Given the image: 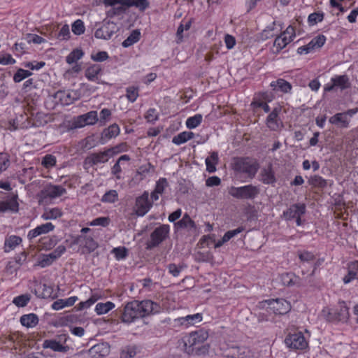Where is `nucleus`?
Here are the masks:
<instances>
[{
	"instance_id": "5fc2aeb1",
	"label": "nucleus",
	"mask_w": 358,
	"mask_h": 358,
	"mask_svg": "<svg viewBox=\"0 0 358 358\" xmlns=\"http://www.w3.org/2000/svg\"><path fill=\"white\" fill-rule=\"evenodd\" d=\"M41 164L46 169L56 165V157L52 155H46L42 159Z\"/></svg>"
},
{
	"instance_id": "c03bdc74",
	"label": "nucleus",
	"mask_w": 358,
	"mask_h": 358,
	"mask_svg": "<svg viewBox=\"0 0 358 358\" xmlns=\"http://www.w3.org/2000/svg\"><path fill=\"white\" fill-rule=\"evenodd\" d=\"M118 199V194L116 190H109L102 196L101 201L105 203H115Z\"/></svg>"
},
{
	"instance_id": "2eb2a0df",
	"label": "nucleus",
	"mask_w": 358,
	"mask_h": 358,
	"mask_svg": "<svg viewBox=\"0 0 358 358\" xmlns=\"http://www.w3.org/2000/svg\"><path fill=\"white\" fill-rule=\"evenodd\" d=\"M306 213V206L303 203H296L283 213V217L287 220H291L296 217L301 216Z\"/></svg>"
},
{
	"instance_id": "58836bf2",
	"label": "nucleus",
	"mask_w": 358,
	"mask_h": 358,
	"mask_svg": "<svg viewBox=\"0 0 358 358\" xmlns=\"http://www.w3.org/2000/svg\"><path fill=\"white\" fill-rule=\"evenodd\" d=\"M271 86L275 88L278 87L282 92H285V93L289 92L292 89L291 84L283 79H278L276 81L272 82L271 83Z\"/></svg>"
},
{
	"instance_id": "de8ad7c7",
	"label": "nucleus",
	"mask_w": 358,
	"mask_h": 358,
	"mask_svg": "<svg viewBox=\"0 0 358 358\" xmlns=\"http://www.w3.org/2000/svg\"><path fill=\"white\" fill-rule=\"evenodd\" d=\"M136 355V348L135 346H127L122 349L120 358H133Z\"/></svg>"
},
{
	"instance_id": "9d476101",
	"label": "nucleus",
	"mask_w": 358,
	"mask_h": 358,
	"mask_svg": "<svg viewBox=\"0 0 358 358\" xmlns=\"http://www.w3.org/2000/svg\"><path fill=\"white\" fill-rule=\"evenodd\" d=\"M280 110V108H275L266 120V124L271 131H277L283 127L282 122L278 116Z\"/></svg>"
},
{
	"instance_id": "bf43d9fd",
	"label": "nucleus",
	"mask_w": 358,
	"mask_h": 358,
	"mask_svg": "<svg viewBox=\"0 0 358 358\" xmlns=\"http://www.w3.org/2000/svg\"><path fill=\"white\" fill-rule=\"evenodd\" d=\"M261 180L265 184H272L275 182V179L272 171L270 169H266L262 171Z\"/></svg>"
},
{
	"instance_id": "cd10ccee",
	"label": "nucleus",
	"mask_w": 358,
	"mask_h": 358,
	"mask_svg": "<svg viewBox=\"0 0 358 358\" xmlns=\"http://www.w3.org/2000/svg\"><path fill=\"white\" fill-rule=\"evenodd\" d=\"M218 154L213 152L206 159V171L208 173H213L216 171L215 165L218 163Z\"/></svg>"
},
{
	"instance_id": "4468645a",
	"label": "nucleus",
	"mask_w": 358,
	"mask_h": 358,
	"mask_svg": "<svg viewBox=\"0 0 358 358\" xmlns=\"http://www.w3.org/2000/svg\"><path fill=\"white\" fill-rule=\"evenodd\" d=\"M74 244L84 247L88 252H92L98 248V243L91 236L85 235L78 236L73 241Z\"/></svg>"
},
{
	"instance_id": "f8f14e48",
	"label": "nucleus",
	"mask_w": 358,
	"mask_h": 358,
	"mask_svg": "<svg viewBox=\"0 0 358 358\" xmlns=\"http://www.w3.org/2000/svg\"><path fill=\"white\" fill-rule=\"evenodd\" d=\"M271 100V97L267 92H260L255 94L250 106L255 111L258 108H262L266 113H268L270 111V108L266 102Z\"/></svg>"
},
{
	"instance_id": "09e8293b",
	"label": "nucleus",
	"mask_w": 358,
	"mask_h": 358,
	"mask_svg": "<svg viewBox=\"0 0 358 358\" xmlns=\"http://www.w3.org/2000/svg\"><path fill=\"white\" fill-rule=\"evenodd\" d=\"M126 97L131 103L134 102L138 97V87H129L126 90Z\"/></svg>"
},
{
	"instance_id": "4d7b16f0",
	"label": "nucleus",
	"mask_w": 358,
	"mask_h": 358,
	"mask_svg": "<svg viewBox=\"0 0 358 358\" xmlns=\"http://www.w3.org/2000/svg\"><path fill=\"white\" fill-rule=\"evenodd\" d=\"M57 244V240L55 237L52 238H44L41 239V245L43 249L49 250L55 246Z\"/></svg>"
},
{
	"instance_id": "2f4dec72",
	"label": "nucleus",
	"mask_w": 358,
	"mask_h": 358,
	"mask_svg": "<svg viewBox=\"0 0 358 358\" xmlns=\"http://www.w3.org/2000/svg\"><path fill=\"white\" fill-rule=\"evenodd\" d=\"M18 210V203L16 199L13 198L8 201L0 202V212H6L7 210L17 211Z\"/></svg>"
},
{
	"instance_id": "774afa93",
	"label": "nucleus",
	"mask_w": 358,
	"mask_h": 358,
	"mask_svg": "<svg viewBox=\"0 0 358 358\" xmlns=\"http://www.w3.org/2000/svg\"><path fill=\"white\" fill-rule=\"evenodd\" d=\"M167 186L168 182L166 179L164 178H162L157 182L155 190L157 192L162 194Z\"/></svg>"
},
{
	"instance_id": "39448f33",
	"label": "nucleus",
	"mask_w": 358,
	"mask_h": 358,
	"mask_svg": "<svg viewBox=\"0 0 358 358\" xmlns=\"http://www.w3.org/2000/svg\"><path fill=\"white\" fill-rule=\"evenodd\" d=\"M169 231L170 227L168 224H162L155 228L150 234V240L146 243V249L151 250L159 246L168 238Z\"/></svg>"
},
{
	"instance_id": "864d4df0",
	"label": "nucleus",
	"mask_w": 358,
	"mask_h": 358,
	"mask_svg": "<svg viewBox=\"0 0 358 358\" xmlns=\"http://www.w3.org/2000/svg\"><path fill=\"white\" fill-rule=\"evenodd\" d=\"M70 37L71 33L69 25H63L57 34V38L60 41H68Z\"/></svg>"
},
{
	"instance_id": "b1692460",
	"label": "nucleus",
	"mask_w": 358,
	"mask_h": 358,
	"mask_svg": "<svg viewBox=\"0 0 358 358\" xmlns=\"http://www.w3.org/2000/svg\"><path fill=\"white\" fill-rule=\"evenodd\" d=\"M77 300V296H71L66 299H58L52 304V308L55 310H59L64 307L73 306Z\"/></svg>"
},
{
	"instance_id": "49530a36",
	"label": "nucleus",
	"mask_w": 358,
	"mask_h": 358,
	"mask_svg": "<svg viewBox=\"0 0 358 358\" xmlns=\"http://www.w3.org/2000/svg\"><path fill=\"white\" fill-rule=\"evenodd\" d=\"M31 75L32 73L31 71L23 69H19L14 74L13 80L15 83H20Z\"/></svg>"
},
{
	"instance_id": "052dcab7",
	"label": "nucleus",
	"mask_w": 358,
	"mask_h": 358,
	"mask_svg": "<svg viewBox=\"0 0 358 358\" xmlns=\"http://www.w3.org/2000/svg\"><path fill=\"white\" fill-rule=\"evenodd\" d=\"M86 120L87 125H93L98 121L97 112L95 110L90 111L85 114H83Z\"/></svg>"
},
{
	"instance_id": "f03ea898",
	"label": "nucleus",
	"mask_w": 358,
	"mask_h": 358,
	"mask_svg": "<svg viewBox=\"0 0 358 358\" xmlns=\"http://www.w3.org/2000/svg\"><path fill=\"white\" fill-rule=\"evenodd\" d=\"M120 145L106 149L103 151L99 152H92L88 155L83 162V167L85 170L99 164L106 163L110 158L119 153L121 150Z\"/></svg>"
},
{
	"instance_id": "603ef678",
	"label": "nucleus",
	"mask_w": 358,
	"mask_h": 358,
	"mask_svg": "<svg viewBox=\"0 0 358 358\" xmlns=\"http://www.w3.org/2000/svg\"><path fill=\"white\" fill-rule=\"evenodd\" d=\"M177 224L180 227L195 228L194 222L188 214H185L182 220L178 222Z\"/></svg>"
},
{
	"instance_id": "6e6552de",
	"label": "nucleus",
	"mask_w": 358,
	"mask_h": 358,
	"mask_svg": "<svg viewBox=\"0 0 358 358\" xmlns=\"http://www.w3.org/2000/svg\"><path fill=\"white\" fill-rule=\"evenodd\" d=\"M118 31V27L116 23L108 21L94 33V36L99 39L108 40L112 36Z\"/></svg>"
},
{
	"instance_id": "f257e3e1",
	"label": "nucleus",
	"mask_w": 358,
	"mask_h": 358,
	"mask_svg": "<svg viewBox=\"0 0 358 358\" xmlns=\"http://www.w3.org/2000/svg\"><path fill=\"white\" fill-rule=\"evenodd\" d=\"M161 310L160 305L151 300L141 301L135 300L128 302L125 305L121 316V320L124 323L130 324L136 319L159 313Z\"/></svg>"
},
{
	"instance_id": "e2e57ef3",
	"label": "nucleus",
	"mask_w": 358,
	"mask_h": 358,
	"mask_svg": "<svg viewBox=\"0 0 358 358\" xmlns=\"http://www.w3.org/2000/svg\"><path fill=\"white\" fill-rule=\"evenodd\" d=\"M86 125H87V124L84 115H81L74 118L73 121L72 122L71 128H82Z\"/></svg>"
},
{
	"instance_id": "c85d7f7f",
	"label": "nucleus",
	"mask_w": 358,
	"mask_h": 358,
	"mask_svg": "<svg viewBox=\"0 0 358 358\" xmlns=\"http://www.w3.org/2000/svg\"><path fill=\"white\" fill-rule=\"evenodd\" d=\"M231 166L236 173H245L246 171V159L244 157H234L232 159Z\"/></svg>"
},
{
	"instance_id": "a19ab883",
	"label": "nucleus",
	"mask_w": 358,
	"mask_h": 358,
	"mask_svg": "<svg viewBox=\"0 0 358 358\" xmlns=\"http://www.w3.org/2000/svg\"><path fill=\"white\" fill-rule=\"evenodd\" d=\"M229 193L235 198L243 199L246 196V186L241 187H231L229 190Z\"/></svg>"
},
{
	"instance_id": "ddd939ff",
	"label": "nucleus",
	"mask_w": 358,
	"mask_h": 358,
	"mask_svg": "<svg viewBox=\"0 0 358 358\" xmlns=\"http://www.w3.org/2000/svg\"><path fill=\"white\" fill-rule=\"evenodd\" d=\"M66 192V189L60 185H48L44 187L39 193V196L45 199L59 197Z\"/></svg>"
},
{
	"instance_id": "6e6d98bb",
	"label": "nucleus",
	"mask_w": 358,
	"mask_h": 358,
	"mask_svg": "<svg viewBox=\"0 0 358 358\" xmlns=\"http://www.w3.org/2000/svg\"><path fill=\"white\" fill-rule=\"evenodd\" d=\"M259 167V164L256 160L252 159L248 162V177H254Z\"/></svg>"
},
{
	"instance_id": "4c0bfd02",
	"label": "nucleus",
	"mask_w": 358,
	"mask_h": 358,
	"mask_svg": "<svg viewBox=\"0 0 358 358\" xmlns=\"http://www.w3.org/2000/svg\"><path fill=\"white\" fill-rule=\"evenodd\" d=\"M83 55V51L80 49L76 48L71 52L70 54L66 57V62L69 64L76 63L77 61L80 59Z\"/></svg>"
},
{
	"instance_id": "4be33fe9",
	"label": "nucleus",
	"mask_w": 358,
	"mask_h": 358,
	"mask_svg": "<svg viewBox=\"0 0 358 358\" xmlns=\"http://www.w3.org/2000/svg\"><path fill=\"white\" fill-rule=\"evenodd\" d=\"M38 317L34 313H30L27 315H23L20 317V322L22 325L27 327V328H33L36 327L38 323Z\"/></svg>"
},
{
	"instance_id": "37998d69",
	"label": "nucleus",
	"mask_w": 358,
	"mask_h": 358,
	"mask_svg": "<svg viewBox=\"0 0 358 358\" xmlns=\"http://www.w3.org/2000/svg\"><path fill=\"white\" fill-rule=\"evenodd\" d=\"M203 117L201 114H196L192 117L187 118L186 121L187 127L189 129H194L198 127Z\"/></svg>"
},
{
	"instance_id": "c756f323",
	"label": "nucleus",
	"mask_w": 358,
	"mask_h": 358,
	"mask_svg": "<svg viewBox=\"0 0 358 358\" xmlns=\"http://www.w3.org/2000/svg\"><path fill=\"white\" fill-rule=\"evenodd\" d=\"M358 276V262L351 263L348 266V273L343 278L345 283L350 282L352 279L357 278Z\"/></svg>"
},
{
	"instance_id": "69168bd1",
	"label": "nucleus",
	"mask_w": 358,
	"mask_h": 358,
	"mask_svg": "<svg viewBox=\"0 0 358 358\" xmlns=\"http://www.w3.org/2000/svg\"><path fill=\"white\" fill-rule=\"evenodd\" d=\"M326 38L324 35H319L315 38H313L310 42L311 43V45L317 49L321 48L325 43Z\"/></svg>"
},
{
	"instance_id": "a878e982",
	"label": "nucleus",
	"mask_w": 358,
	"mask_h": 358,
	"mask_svg": "<svg viewBox=\"0 0 358 358\" xmlns=\"http://www.w3.org/2000/svg\"><path fill=\"white\" fill-rule=\"evenodd\" d=\"M298 256L300 259L299 266L301 268H303L306 263L310 264L315 259V255L312 252L308 251L299 252ZM301 272L303 274H306L308 271H306L302 268Z\"/></svg>"
},
{
	"instance_id": "5701e85b",
	"label": "nucleus",
	"mask_w": 358,
	"mask_h": 358,
	"mask_svg": "<svg viewBox=\"0 0 358 358\" xmlns=\"http://www.w3.org/2000/svg\"><path fill=\"white\" fill-rule=\"evenodd\" d=\"M102 69L99 64H92L87 68L85 76L90 81L98 80V75L101 72Z\"/></svg>"
},
{
	"instance_id": "473e14b6",
	"label": "nucleus",
	"mask_w": 358,
	"mask_h": 358,
	"mask_svg": "<svg viewBox=\"0 0 358 358\" xmlns=\"http://www.w3.org/2000/svg\"><path fill=\"white\" fill-rule=\"evenodd\" d=\"M194 137L192 132L184 131L178 134L173 138L172 142L176 145H180L192 139Z\"/></svg>"
},
{
	"instance_id": "72a5a7b5",
	"label": "nucleus",
	"mask_w": 358,
	"mask_h": 358,
	"mask_svg": "<svg viewBox=\"0 0 358 358\" xmlns=\"http://www.w3.org/2000/svg\"><path fill=\"white\" fill-rule=\"evenodd\" d=\"M99 299V296L97 294H92L91 296L85 301L80 302L75 308L78 311H80L85 309H87L90 308L91 306H92L98 299Z\"/></svg>"
},
{
	"instance_id": "3c124183",
	"label": "nucleus",
	"mask_w": 358,
	"mask_h": 358,
	"mask_svg": "<svg viewBox=\"0 0 358 358\" xmlns=\"http://www.w3.org/2000/svg\"><path fill=\"white\" fill-rule=\"evenodd\" d=\"M30 300L29 294H22L13 299V303L17 307H24Z\"/></svg>"
},
{
	"instance_id": "13d9d810",
	"label": "nucleus",
	"mask_w": 358,
	"mask_h": 358,
	"mask_svg": "<svg viewBox=\"0 0 358 358\" xmlns=\"http://www.w3.org/2000/svg\"><path fill=\"white\" fill-rule=\"evenodd\" d=\"M151 170H154V166L150 163H148L141 166L138 169L136 175L140 176V179L142 180L143 177H145L147 173H150Z\"/></svg>"
},
{
	"instance_id": "a211bd4d",
	"label": "nucleus",
	"mask_w": 358,
	"mask_h": 358,
	"mask_svg": "<svg viewBox=\"0 0 358 358\" xmlns=\"http://www.w3.org/2000/svg\"><path fill=\"white\" fill-rule=\"evenodd\" d=\"M22 239L17 236L12 235L5 239L3 250L8 253L21 244Z\"/></svg>"
},
{
	"instance_id": "423d86ee",
	"label": "nucleus",
	"mask_w": 358,
	"mask_h": 358,
	"mask_svg": "<svg viewBox=\"0 0 358 358\" xmlns=\"http://www.w3.org/2000/svg\"><path fill=\"white\" fill-rule=\"evenodd\" d=\"M152 206V202L149 201V194L145 191L142 195L136 199L134 210L138 216L145 215Z\"/></svg>"
},
{
	"instance_id": "0eeeda50",
	"label": "nucleus",
	"mask_w": 358,
	"mask_h": 358,
	"mask_svg": "<svg viewBox=\"0 0 358 358\" xmlns=\"http://www.w3.org/2000/svg\"><path fill=\"white\" fill-rule=\"evenodd\" d=\"M350 82L347 75L336 76L331 80V83H328L324 86L325 92H330L336 89L341 90H346L350 87Z\"/></svg>"
},
{
	"instance_id": "8fccbe9b",
	"label": "nucleus",
	"mask_w": 358,
	"mask_h": 358,
	"mask_svg": "<svg viewBox=\"0 0 358 358\" xmlns=\"http://www.w3.org/2000/svg\"><path fill=\"white\" fill-rule=\"evenodd\" d=\"M309 183L317 187L323 188L327 186V182L320 176H314L309 179Z\"/></svg>"
},
{
	"instance_id": "1a4fd4ad",
	"label": "nucleus",
	"mask_w": 358,
	"mask_h": 358,
	"mask_svg": "<svg viewBox=\"0 0 358 358\" xmlns=\"http://www.w3.org/2000/svg\"><path fill=\"white\" fill-rule=\"evenodd\" d=\"M285 343L287 347L296 350H303L308 345V343L301 333L287 336L285 340Z\"/></svg>"
},
{
	"instance_id": "bb28decb",
	"label": "nucleus",
	"mask_w": 358,
	"mask_h": 358,
	"mask_svg": "<svg viewBox=\"0 0 358 358\" xmlns=\"http://www.w3.org/2000/svg\"><path fill=\"white\" fill-rule=\"evenodd\" d=\"M120 134V127L117 124H113L105 129L101 134L102 139H110L115 138Z\"/></svg>"
},
{
	"instance_id": "0e129e2a",
	"label": "nucleus",
	"mask_w": 358,
	"mask_h": 358,
	"mask_svg": "<svg viewBox=\"0 0 358 358\" xmlns=\"http://www.w3.org/2000/svg\"><path fill=\"white\" fill-rule=\"evenodd\" d=\"M109 218L106 217H100L93 220L89 223L90 226H102L106 227L109 224Z\"/></svg>"
},
{
	"instance_id": "412c9836",
	"label": "nucleus",
	"mask_w": 358,
	"mask_h": 358,
	"mask_svg": "<svg viewBox=\"0 0 358 358\" xmlns=\"http://www.w3.org/2000/svg\"><path fill=\"white\" fill-rule=\"evenodd\" d=\"M44 348H50L55 352H66L69 346H64L55 340H45L43 344Z\"/></svg>"
},
{
	"instance_id": "9b49d317",
	"label": "nucleus",
	"mask_w": 358,
	"mask_h": 358,
	"mask_svg": "<svg viewBox=\"0 0 358 358\" xmlns=\"http://www.w3.org/2000/svg\"><path fill=\"white\" fill-rule=\"evenodd\" d=\"M53 98L56 103L61 105H70L74 101L78 99L75 92H69L64 90H59L53 95Z\"/></svg>"
},
{
	"instance_id": "6ab92c4d",
	"label": "nucleus",
	"mask_w": 358,
	"mask_h": 358,
	"mask_svg": "<svg viewBox=\"0 0 358 358\" xmlns=\"http://www.w3.org/2000/svg\"><path fill=\"white\" fill-rule=\"evenodd\" d=\"M202 315L196 313L194 315H188L185 317L178 318L176 320L180 322L181 325H194L202 320Z\"/></svg>"
},
{
	"instance_id": "7c9ffc66",
	"label": "nucleus",
	"mask_w": 358,
	"mask_h": 358,
	"mask_svg": "<svg viewBox=\"0 0 358 358\" xmlns=\"http://www.w3.org/2000/svg\"><path fill=\"white\" fill-rule=\"evenodd\" d=\"M329 122L333 124H340L342 127H348L349 121L343 113H336L329 118Z\"/></svg>"
},
{
	"instance_id": "ea45409f",
	"label": "nucleus",
	"mask_w": 358,
	"mask_h": 358,
	"mask_svg": "<svg viewBox=\"0 0 358 358\" xmlns=\"http://www.w3.org/2000/svg\"><path fill=\"white\" fill-rule=\"evenodd\" d=\"M126 7L136 6L141 10H145L149 6L148 0H126Z\"/></svg>"
},
{
	"instance_id": "20e7f679",
	"label": "nucleus",
	"mask_w": 358,
	"mask_h": 358,
	"mask_svg": "<svg viewBox=\"0 0 358 358\" xmlns=\"http://www.w3.org/2000/svg\"><path fill=\"white\" fill-rule=\"evenodd\" d=\"M260 308H265L276 315H284L291 310L290 303L283 299H270L260 302Z\"/></svg>"
},
{
	"instance_id": "79ce46f5",
	"label": "nucleus",
	"mask_w": 358,
	"mask_h": 358,
	"mask_svg": "<svg viewBox=\"0 0 358 358\" xmlns=\"http://www.w3.org/2000/svg\"><path fill=\"white\" fill-rule=\"evenodd\" d=\"M71 29L75 35L80 36L85 33V27L83 20H76L71 25Z\"/></svg>"
},
{
	"instance_id": "393cba45",
	"label": "nucleus",
	"mask_w": 358,
	"mask_h": 358,
	"mask_svg": "<svg viewBox=\"0 0 358 358\" xmlns=\"http://www.w3.org/2000/svg\"><path fill=\"white\" fill-rule=\"evenodd\" d=\"M291 42V39L287 36H283L282 34L278 36L273 43V52L275 54L278 53L287 44Z\"/></svg>"
},
{
	"instance_id": "a18cd8bd",
	"label": "nucleus",
	"mask_w": 358,
	"mask_h": 358,
	"mask_svg": "<svg viewBox=\"0 0 358 358\" xmlns=\"http://www.w3.org/2000/svg\"><path fill=\"white\" fill-rule=\"evenodd\" d=\"M126 11V6L120 5L119 6H113L108 11H106V15L108 17H113L115 16L121 15Z\"/></svg>"
},
{
	"instance_id": "c9c22d12",
	"label": "nucleus",
	"mask_w": 358,
	"mask_h": 358,
	"mask_svg": "<svg viewBox=\"0 0 358 358\" xmlns=\"http://www.w3.org/2000/svg\"><path fill=\"white\" fill-rule=\"evenodd\" d=\"M141 33L138 30H134L131 34L122 42V46L128 48L140 39Z\"/></svg>"
},
{
	"instance_id": "f3484780",
	"label": "nucleus",
	"mask_w": 358,
	"mask_h": 358,
	"mask_svg": "<svg viewBox=\"0 0 358 358\" xmlns=\"http://www.w3.org/2000/svg\"><path fill=\"white\" fill-rule=\"evenodd\" d=\"M54 229L55 226L51 222H47L29 231L27 234V237L31 240L41 234H48V232L53 231Z\"/></svg>"
},
{
	"instance_id": "680f3d73",
	"label": "nucleus",
	"mask_w": 358,
	"mask_h": 358,
	"mask_svg": "<svg viewBox=\"0 0 358 358\" xmlns=\"http://www.w3.org/2000/svg\"><path fill=\"white\" fill-rule=\"evenodd\" d=\"M335 310L334 308H325L322 310V316L327 321L329 322H335L336 320V315H335Z\"/></svg>"
},
{
	"instance_id": "f704fd0d",
	"label": "nucleus",
	"mask_w": 358,
	"mask_h": 358,
	"mask_svg": "<svg viewBox=\"0 0 358 358\" xmlns=\"http://www.w3.org/2000/svg\"><path fill=\"white\" fill-rule=\"evenodd\" d=\"M115 307L113 302L99 303L96 305L95 311L97 315H103L108 313Z\"/></svg>"
},
{
	"instance_id": "aec40b11",
	"label": "nucleus",
	"mask_w": 358,
	"mask_h": 358,
	"mask_svg": "<svg viewBox=\"0 0 358 358\" xmlns=\"http://www.w3.org/2000/svg\"><path fill=\"white\" fill-rule=\"evenodd\" d=\"M335 310V317L336 321L345 322L349 317L348 308L346 306L345 303L342 301L339 303V306Z\"/></svg>"
},
{
	"instance_id": "dca6fc26",
	"label": "nucleus",
	"mask_w": 358,
	"mask_h": 358,
	"mask_svg": "<svg viewBox=\"0 0 358 358\" xmlns=\"http://www.w3.org/2000/svg\"><path fill=\"white\" fill-rule=\"evenodd\" d=\"M110 352V346L106 343L96 344L92 347L87 353L91 358H102Z\"/></svg>"
},
{
	"instance_id": "7ed1b4c3",
	"label": "nucleus",
	"mask_w": 358,
	"mask_h": 358,
	"mask_svg": "<svg viewBox=\"0 0 358 358\" xmlns=\"http://www.w3.org/2000/svg\"><path fill=\"white\" fill-rule=\"evenodd\" d=\"M207 338V334L201 331L190 333L184 340L185 352L189 355L197 353Z\"/></svg>"
},
{
	"instance_id": "338daca9",
	"label": "nucleus",
	"mask_w": 358,
	"mask_h": 358,
	"mask_svg": "<svg viewBox=\"0 0 358 358\" xmlns=\"http://www.w3.org/2000/svg\"><path fill=\"white\" fill-rule=\"evenodd\" d=\"M113 253L117 259H122L127 256V250L124 247L115 248L113 250Z\"/></svg>"
},
{
	"instance_id": "e433bc0d",
	"label": "nucleus",
	"mask_w": 358,
	"mask_h": 358,
	"mask_svg": "<svg viewBox=\"0 0 358 358\" xmlns=\"http://www.w3.org/2000/svg\"><path fill=\"white\" fill-rule=\"evenodd\" d=\"M62 215V213L59 208H54L45 210L41 215V217L45 220H54L60 217Z\"/></svg>"
}]
</instances>
